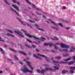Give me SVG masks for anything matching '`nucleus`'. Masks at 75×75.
<instances>
[{
	"mask_svg": "<svg viewBox=\"0 0 75 75\" xmlns=\"http://www.w3.org/2000/svg\"><path fill=\"white\" fill-rule=\"evenodd\" d=\"M38 56H40V57H43V58H45L46 59V60L47 62H50V60H49L47 57L45 55H42V54H37Z\"/></svg>",
	"mask_w": 75,
	"mask_h": 75,
	"instance_id": "20e7f679",
	"label": "nucleus"
},
{
	"mask_svg": "<svg viewBox=\"0 0 75 75\" xmlns=\"http://www.w3.org/2000/svg\"><path fill=\"white\" fill-rule=\"evenodd\" d=\"M36 9V10H38V11H40V10H41V9L40 8H35Z\"/></svg>",
	"mask_w": 75,
	"mask_h": 75,
	"instance_id": "ea45409f",
	"label": "nucleus"
},
{
	"mask_svg": "<svg viewBox=\"0 0 75 75\" xmlns=\"http://www.w3.org/2000/svg\"><path fill=\"white\" fill-rule=\"evenodd\" d=\"M42 17H43V18H46V17L44 15H43Z\"/></svg>",
	"mask_w": 75,
	"mask_h": 75,
	"instance_id": "6e6d98bb",
	"label": "nucleus"
},
{
	"mask_svg": "<svg viewBox=\"0 0 75 75\" xmlns=\"http://www.w3.org/2000/svg\"><path fill=\"white\" fill-rule=\"evenodd\" d=\"M0 51L1 52L2 54H3V55H4V54H5V53H4V50L1 47H0Z\"/></svg>",
	"mask_w": 75,
	"mask_h": 75,
	"instance_id": "f3484780",
	"label": "nucleus"
},
{
	"mask_svg": "<svg viewBox=\"0 0 75 75\" xmlns=\"http://www.w3.org/2000/svg\"><path fill=\"white\" fill-rule=\"evenodd\" d=\"M55 49H56V50H58V47L55 46Z\"/></svg>",
	"mask_w": 75,
	"mask_h": 75,
	"instance_id": "a18cd8bd",
	"label": "nucleus"
},
{
	"mask_svg": "<svg viewBox=\"0 0 75 75\" xmlns=\"http://www.w3.org/2000/svg\"><path fill=\"white\" fill-rule=\"evenodd\" d=\"M63 10H65V9H66V7L64 6L63 7Z\"/></svg>",
	"mask_w": 75,
	"mask_h": 75,
	"instance_id": "37998d69",
	"label": "nucleus"
},
{
	"mask_svg": "<svg viewBox=\"0 0 75 75\" xmlns=\"http://www.w3.org/2000/svg\"><path fill=\"white\" fill-rule=\"evenodd\" d=\"M8 31H9V32H10L11 33H12V34H13V32L12 31L10 30H8Z\"/></svg>",
	"mask_w": 75,
	"mask_h": 75,
	"instance_id": "4c0bfd02",
	"label": "nucleus"
},
{
	"mask_svg": "<svg viewBox=\"0 0 75 75\" xmlns=\"http://www.w3.org/2000/svg\"><path fill=\"white\" fill-rule=\"evenodd\" d=\"M19 53H21V54H23L24 55H26V54L25 53H24V52L21 51H20L19 52Z\"/></svg>",
	"mask_w": 75,
	"mask_h": 75,
	"instance_id": "a878e982",
	"label": "nucleus"
},
{
	"mask_svg": "<svg viewBox=\"0 0 75 75\" xmlns=\"http://www.w3.org/2000/svg\"><path fill=\"white\" fill-rule=\"evenodd\" d=\"M71 59H72L71 57H69L68 59H64V61H69L70 60H71Z\"/></svg>",
	"mask_w": 75,
	"mask_h": 75,
	"instance_id": "4be33fe9",
	"label": "nucleus"
},
{
	"mask_svg": "<svg viewBox=\"0 0 75 75\" xmlns=\"http://www.w3.org/2000/svg\"><path fill=\"white\" fill-rule=\"evenodd\" d=\"M14 32L16 33H17V34H18L19 35H20V36H21L22 37H24V35H23V34L21 32H20L18 30L14 31Z\"/></svg>",
	"mask_w": 75,
	"mask_h": 75,
	"instance_id": "0eeeda50",
	"label": "nucleus"
},
{
	"mask_svg": "<svg viewBox=\"0 0 75 75\" xmlns=\"http://www.w3.org/2000/svg\"><path fill=\"white\" fill-rule=\"evenodd\" d=\"M44 66H45V67H49V65L47 64H45L44 65Z\"/></svg>",
	"mask_w": 75,
	"mask_h": 75,
	"instance_id": "a19ab883",
	"label": "nucleus"
},
{
	"mask_svg": "<svg viewBox=\"0 0 75 75\" xmlns=\"http://www.w3.org/2000/svg\"><path fill=\"white\" fill-rule=\"evenodd\" d=\"M8 59L9 61H10V62H11L12 61V60L10 59Z\"/></svg>",
	"mask_w": 75,
	"mask_h": 75,
	"instance_id": "79ce46f5",
	"label": "nucleus"
},
{
	"mask_svg": "<svg viewBox=\"0 0 75 75\" xmlns=\"http://www.w3.org/2000/svg\"><path fill=\"white\" fill-rule=\"evenodd\" d=\"M17 18L18 19V20L19 21H20L21 23L22 24H23V25H25V24L23 23L22 21H21V20L20 19H19V18Z\"/></svg>",
	"mask_w": 75,
	"mask_h": 75,
	"instance_id": "5701e85b",
	"label": "nucleus"
},
{
	"mask_svg": "<svg viewBox=\"0 0 75 75\" xmlns=\"http://www.w3.org/2000/svg\"><path fill=\"white\" fill-rule=\"evenodd\" d=\"M52 28H53V29H55L56 30H58V28H57L55 27H54L53 26H52L51 27Z\"/></svg>",
	"mask_w": 75,
	"mask_h": 75,
	"instance_id": "72a5a7b5",
	"label": "nucleus"
},
{
	"mask_svg": "<svg viewBox=\"0 0 75 75\" xmlns=\"http://www.w3.org/2000/svg\"><path fill=\"white\" fill-rule=\"evenodd\" d=\"M52 45H53V44H52V43L51 42L48 43H45L44 44V45H45V46H48V45H49L50 47H52Z\"/></svg>",
	"mask_w": 75,
	"mask_h": 75,
	"instance_id": "9b49d317",
	"label": "nucleus"
},
{
	"mask_svg": "<svg viewBox=\"0 0 75 75\" xmlns=\"http://www.w3.org/2000/svg\"><path fill=\"white\" fill-rule=\"evenodd\" d=\"M52 62H53L54 63H56V64H66V62H64L62 61H61L60 62H58L55 60H52Z\"/></svg>",
	"mask_w": 75,
	"mask_h": 75,
	"instance_id": "1a4fd4ad",
	"label": "nucleus"
},
{
	"mask_svg": "<svg viewBox=\"0 0 75 75\" xmlns=\"http://www.w3.org/2000/svg\"><path fill=\"white\" fill-rule=\"evenodd\" d=\"M4 47H7V45H5Z\"/></svg>",
	"mask_w": 75,
	"mask_h": 75,
	"instance_id": "338daca9",
	"label": "nucleus"
},
{
	"mask_svg": "<svg viewBox=\"0 0 75 75\" xmlns=\"http://www.w3.org/2000/svg\"><path fill=\"white\" fill-rule=\"evenodd\" d=\"M26 41H28L29 42H30V43H33V42H32V41H31V40H30L28 39H27Z\"/></svg>",
	"mask_w": 75,
	"mask_h": 75,
	"instance_id": "2f4dec72",
	"label": "nucleus"
},
{
	"mask_svg": "<svg viewBox=\"0 0 75 75\" xmlns=\"http://www.w3.org/2000/svg\"><path fill=\"white\" fill-rule=\"evenodd\" d=\"M53 67L55 70H58L59 69V67H58L54 66Z\"/></svg>",
	"mask_w": 75,
	"mask_h": 75,
	"instance_id": "bb28decb",
	"label": "nucleus"
},
{
	"mask_svg": "<svg viewBox=\"0 0 75 75\" xmlns=\"http://www.w3.org/2000/svg\"><path fill=\"white\" fill-rule=\"evenodd\" d=\"M43 14H45V15H47L48 14V13H46V12H44L43 13Z\"/></svg>",
	"mask_w": 75,
	"mask_h": 75,
	"instance_id": "49530a36",
	"label": "nucleus"
},
{
	"mask_svg": "<svg viewBox=\"0 0 75 75\" xmlns=\"http://www.w3.org/2000/svg\"><path fill=\"white\" fill-rule=\"evenodd\" d=\"M58 25H59V26L61 27H63V25L62 23H59L58 24Z\"/></svg>",
	"mask_w": 75,
	"mask_h": 75,
	"instance_id": "473e14b6",
	"label": "nucleus"
},
{
	"mask_svg": "<svg viewBox=\"0 0 75 75\" xmlns=\"http://www.w3.org/2000/svg\"><path fill=\"white\" fill-rule=\"evenodd\" d=\"M59 51H64V52H67V51H68V50H67V49H64L63 50L60 49L59 50Z\"/></svg>",
	"mask_w": 75,
	"mask_h": 75,
	"instance_id": "393cba45",
	"label": "nucleus"
},
{
	"mask_svg": "<svg viewBox=\"0 0 75 75\" xmlns=\"http://www.w3.org/2000/svg\"><path fill=\"white\" fill-rule=\"evenodd\" d=\"M29 21L30 22V23H33V22H34V21H32L31 20H29Z\"/></svg>",
	"mask_w": 75,
	"mask_h": 75,
	"instance_id": "de8ad7c7",
	"label": "nucleus"
},
{
	"mask_svg": "<svg viewBox=\"0 0 75 75\" xmlns=\"http://www.w3.org/2000/svg\"><path fill=\"white\" fill-rule=\"evenodd\" d=\"M24 0L25 1H26V2H27L28 3V4H31L32 7H33V8H35H35L37 7V6H36L35 5H34V4H33L31 3L30 2V1H28V0Z\"/></svg>",
	"mask_w": 75,
	"mask_h": 75,
	"instance_id": "6e6552de",
	"label": "nucleus"
},
{
	"mask_svg": "<svg viewBox=\"0 0 75 75\" xmlns=\"http://www.w3.org/2000/svg\"><path fill=\"white\" fill-rule=\"evenodd\" d=\"M68 64V65H71L74 64V62L72 61V62H66V64Z\"/></svg>",
	"mask_w": 75,
	"mask_h": 75,
	"instance_id": "2eb2a0df",
	"label": "nucleus"
},
{
	"mask_svg": "<svg viewBox=\"0 0 75 75\" xmlns=\"http://www.w3.org/2000/svg\"><path fill=\"white\" fill-rule=\"evenodd\" d=\"M23 61H26V59H23Z\"/></svg>",
	"mask_w": 75,
	"mask_h": 75,
	"instance_id": "bf43d9fd",
	"label": "nucleus"
},
{
	"mask_svg": "<svg viewBox=\"0 0 75 75\" xmlns=\"http://www.w3.org/2000/svg\"><path fill=\"white\" fill-rule=\"evenodd\" d=\"M11 62L12 64H14V62H13V61Z\"/></svg>",
	"mask_w": 75,
	"mask_h": 75,
	"instance_id": "4d7b16f0",
	"label": "nucleus"
},
{
	"mask_svg": "<svg viewBox=\"0 0 75 75\" xmlns=\"http://www.w3.org/2000/svg\"><path fill=\"white\" fill-rule=\"evenodd\" d=\"M47 23H52V24H53L55 26V27H58V25L56 23L54 22H53L51 21V20L48 19L47 20Z\"/></svg>",
	"mask_w": 75,
	"mask_h": 75,
	"instance_id": "39448f33",
	"label": "nucleus"
},
{
	"mask_svg": "<svg viewBox=\"0 0 75 75\" xmlns=\"http://www.w3.org/2000/svg\"><path fill=\"white\" fill-rule=\"evenodd\" d=\"M68 72V71L66 70H63L62 71V74L63 75H64L66 73H67Z\"/></svg>",
	"mask_w": 75,
	"mask_h": 75,
	"instance_id": "4468645a",
	"label": "nucleus"
},
{
	"mask_svg": "<svg viewBox=\"0 0 75 75\" xmlns=\"http://www.w3.org/2000/svg\"><path fill=\"white\" fill-rule=\"evenodd\" d=\"M19 63H20V64H21V65H22V64H23V63L22 62H19Z\"/></svg>",
	"mask_w": 75,
	"mask_h": 75,
	"instance_id": "603ef678",
	"label": "nucleus"
},
{
	"mask_svg": "<svg viewBox=\"0 0 75 75\" xmlns=\"http://www.w3.org/2000/svg\"><path fill=\"white\" fill-rule=\"evenodd\" d=\"M10 8L11 11H13V12H15L16 13V14H17V15L19 16L18 14V13H17V12L16 11H15V10H14V9H13V8Z\"/></svg>",
	"mask_w": 75,
	"mask_h": 75,
	"instance_id": "dca6fc26",
	"label": "nucleus"
},
{
	"mask_svg": "<svg viewBox=\"0 0 75 75\" xmlns=\"http://www.w3.org/2000/svg\"><path fill=\"white\" fill-rule=\"evenodd\" d=\"M15 59L17 60H18V59L16 56H15Z\"/></svg>",
	"mask_w": 75,
	"mask_h": 75,
	"instance_id": "3c124183",
	"label": "nucleus"
},
{
	"mask_svg": "<svg viewBox=\"0 0 75 75\" xmlns=\"http://www.w3.org/2000/svg\"><path fill=\"white\" fill-rule=\"evenodd\" d=\"M0 73H1V74H2V71H0Z\"/></svg>",
	"mask_w": 75,
	"mask_h": 75,
	"instance_id": "774afa93",
	"label": "nucleus"
},
{
	"mask_svg": "<svg viewBox=\"0 0 75 75\" xmlns=\"http://www.w3.org/2000/svg\"><path fill=\"white\" fill-rule=\"evenodd\" d=\"M73 58L74 59V60L75 61V56H73Z\"/></svg>",
	"mask_w": 75,
	"mask_h": 75,
	"instance_id": "13d9d810",
	"label": "nucleus"
},
{
	"mask_svg": "<svg viewBox=\"0 0 75 75\" xmlns=\"http://www.w3.org/2000/svg\"><path fill=\"white\" fill-rule=\"evenodd\" d=\"M54 69L51 68L46 67L45 70H42L41 71L39 70H37V72L39 73H41L43 74L44 72H45V71H53Z\"/></svg>",
	"mask_w": 75,
	"mask_h": 75,
	"instance_id": "7ed1b4c3",
	"label": "nucleus"
},
{
	"mask_svg": "<svg viewBox=\"0 0 75 75\" xmlns=\"http://www.w3.org/2000/svg\"><path fill=\"white\" fill-rule=\"evenodd\" d=\"M69 28H70L69 27H67L66 28V29H67V30H69Z\"/></svg>",
	"mask_w": 75,
	"mask_h": 75,
	"instance_id": "5fc2aeb1",
	"label": "nucleus"
},
{
	"mask_svg": "<svg viewBox=\"0 0 75 75\" xmlns=\"http://www.w3.org/2000/svg\"><path fill=\"white\" fill-rule=\"evenodd\" d=\"M0 41H1V42H4V40L2 39V38L0 37Z\"/></svg>",
	"mask_w": 75,
	"mask_h": 75,
	"instance_id": "c9c22d12",
	"label": "nucleus"
},
{
	"mask_svg": "<svg viewBox=\"0 0 75 75\" xmlns=\"http://www.w3.org/2000/svg\"><path fill=\"white\" fill-rule=\"evenodd\" d=\"M26 62L27 64V65H28L29 67L30 66V65H31V64L30 62L27 61Z\"/></svg>",
	"mask_w": 75,
	"mask_h": 75,
	"instance_id": "cd10ccee",
	"label": "nucleus"
},
{
	"mask_svg": "<svg viewBox=\"0 0 75 75\" xmlns=\"http://www.w3.org/2000/svg\"><path fill=\"white\" fill-rule=\"evenodd\" d=\"M32 47H33V48H35V46L34 45H32Z\"/></svg>",
	"mask_w": 75,
	"mask_h": 75,
	"instance_id": "864d4df0",
	"label": "nucleus"
},
{
	"mask_svg": "<svg viewBox=\"0 0 75 75\" xmlns=\"http://www.w3.org/2000/svg\"><path fill=\"white\" fill-rule=\"evenodd\" d=\"M7 36H11L12 37H14V36L13 35H11L9 33H7V34H6Z\"/></svg>",
	"mask_w": 75,
	"mask_h": 75,
	"instance_id": "b1692460",
	"label": "nucleus"
},
{
	"mask_svg": "<svg viewBox=\"0 0 75 75\" xmlns=\"http://www.w3.org/2000/svg\"><path fill=\"white\" fill-rule=\"evenodd\" d=\"M12 1L13 2V3H17V4H18V5L19 6H20V3H19V2H17V1L15 0H12Z\"/></svg>",
	"mask_w": 75,
	"mask_h": 75,
	"instance_id": "a211bd4d",
	"label": "nucleus"
},
{
	"mask_svg": "<svg viewBox=\"0 0 75 75\" xmlns=\"http://www.w3.org/2000/svg\"><path fill=\"white\" fill-rule=\"evenodd\" d=\"M41 39H42V40H45V38L42 37H41Z\"/></svg>",
	"mask_w": 75,
	"mask_h": 75,
	"instance_id": "09e8293b",
	"label": "nucleus"
},
{
	"mask_svg": "<svg viewBox=\"0 0 75 75\" xmlns=\"http://www.w3.org/2000/svg\"><path fill=\"white\" fill-rule=\"evenodd\" d=\"M25 46H26V47H28V48H31V46H28L27 44L25 45Z\"/></svg>",
	"mask_w": 75,
	"mask_h": 75,
	"instance_id": "e433bc0d",
	"label": "nucleus"
},
{
	"mask_svg": "<svg viewBox=\"0 0 75 75\" xmlns=\"http://www.w3.org/2000/svg\"><path fill=\"white\" fill-rule=\"evenodd\" d=\"M29 67L30 68L31 70H33L34 69V67H32V66H31V65H30Z\"/></svg>",
	"mask_w": 75,
	"mask_h": 75,
	"instance_id": "c756f323",
	"label": "nucleus"
},
{
	"mask_svg": "<svg viewBox=\"0 0 75 75\" xmlns=\"http://www.w3.org/2000/svg\"><path fill=\"white\" fill-rule=\"evenodd\" d=\"M36 14H37V15H39V16H41V13L38 12L36 13Z\"/></svg>",
	"mask_w": 75,
	"mask_h": 75,
	"instance_id": "58836bf2",
	"label": "nucleus"
},
{
	"mask_svg": "<svg viewBox=\"0 0 75 75\" xmlns=\"http://www.w3.org/2000/svg\"><path fill=\"white\" fill-rule=\"evenodd\" d=\"M54 38H50V39L52 40H58V38L57 37H54Z\"/></svg>",
	"mask_w": 75,
	"mask_h": 75,
	"instance_id": "412c9836",
	"label": "nucleus"
},
{
	"mask_svg": "<svg viewBox=\"0 0 75 75\" xmlns=\"http://www.w3.org/2000/svg\"><path fill=\"white\" fill-rule=\"evenodd\" d=\"M27 25H28V26H29V27H30V25L28 24H27Z\"/></svg>",
	"mask_w": 75,
	"mask_h": 75,
	"instance_id": "69168bd1",
	"label": "nucleus"
},
{
	"mask_svg": "<svg viewBox=\"0 0 75 75\" xmlns=\"http://www.w3.org/2000/svg\"><path fill=\"white\" fill-rule=\"evenodd\" d=\"M55 65H57V66H59V64H55Z\"/></svg>",
	"mask_w": 75,
	"mask_h": 75,
	"instance_id": "e2e57ef3",
	"label": "nucleus"
},
{
	"mask_svg": "<svg viewBox=\"0 0 75 75\" xmlns=\"http://www.w3.org/2000/svg\"><path fill=\"white\" fill-rule=\"evenodd\" d=\"M60 47L62 48H69V46L68 45H66L64 44L63 43H62Z\"/></svg>",
	"mask_w": 75,
	"mask_h": 75,
	"instance_id": "9d476101",
	"label": "nucleus"
},
{
	"mask_svg": "<svg viewBox=\"0 0 75 75\" xmlns=\"http://www.w3.org/2000/svg\"><path fill=\"white\" fill-rule=\"evenodd\" d=\"M11 51H15V50H13V49H11Z\"/></svg>",
	"mask_w": 75,
	"mask_h": 75,
	"instance_id": "680f3d73",
	"label": "nucleus"
},
{
	"mask_svg": "<svg viewBox=\"0 0 75 75\" xmlns=\"http://www.w3.org/2000/svg\"><path fill=\"white\" fill-rule=\"evenodd\" d=\"M21 71L23 72L25 74H26L27 72L30 73V74H32L33 73V71L28 69L25 65L21 69Z\"/></svg>",
	"mask_w": 75,
	"mask_h": 75,
	"instance_id": "f257e3e1",
	"label": "nucleus"
},
{
	"mask_svg": "<svg viewBox=\"0 0 75 75\" xmlns=\"http://www.w3.org/2000/svg\"><path fill=\"white\" fill-rule=\"evenodd\" d=\"M4 1L5 3H6V4H7V5H10V3L8 2L7 0H4Z\"/></svg>",
	"mask_w": 75,
	"mask_h": 75,
	"instance_id": "c85d7f7f",
	"label": "nucleus"
},
{
	"mask_svg": "<svg viewBox=\"0 0 75 75\" xmlns=\"http://www.w3.org/2000/svg\"><path fill=\"white\" fill-rule=\"evenodd\" d=\"M55 58H56V59H59L61 58V57H55Z\"/></svg>",
	"mask_w": 75,
	"mask_h": 75,
	"instance_id": "f704fd0d",
	"label": "nucleus"
},
{
	"mask_svg": "<svg viewBox=\"0 0 75 75\" xmlns=\"http://www.w3.org/2000/svg\"><path fill=\"white\" fill-rule=\"evenodd\" d=\"M35 27H37V28L38 29V30H40V31H44V30L43 29H42L40 28V27L38 26V25L35 24Z\"/></svg>",
	"mask_w": 75,
	"mask_h": 75,
	"instance_id": "f8f14e48",
	"label": "nucleus"
},
{
	"mask_svg": "<svg viewBox=\"0 0 75 75\" xmlns=\"http://www.w3.org/2000/svg\"><path fill=\"white\" fill-rule=\"evenodd\" d=\"M68 55H69V54H63V57H67V56H68Z\"/></svg>",
	"mask_w": 75,
	"mask_h": 75,
	"instance_id": "7c9ffc66",
	"label": "nucleus"
},
{
	"mask_svg": "<svg viewBox=\"0 0 75 75\" xmlns=\"http://www.w3.org/2000/svg\"><path fill=\"white\" fill-rule=\"evenodd\" d=\"M21 31H22V32H23L24 33L25 35H26V36H27V37H30V38H32V37H33L35 39L36 41H37V40H38V41H41V40H40L38 38L35 36H33L27 33V32L26 31L23 29H21Z\"/></svg>",
	"mask_w": 75,
	"mask_h": 75,
	"instance_id": "f03ea898",
	"label": "nucleus"
},
{
	"mask_svg": "<svg viewBox=\"0 0 75 75\" xmlns=\"http://www.w3.org/2000/svg\"><path fill=\"white\" fill-rule=\"evenodd\" d=\"M56 45H59V43H56Z\"/></svg>",
	"mask_w": 75,
	"mask_h": 75,
	"instance_id": "052dcab7",
	"label": "nucleus"
},
{
	"mask_svg": "<svg viewBox=\"0 0 75 75\" xmlns=\"http://www.w3.org/2000/svg\"><path fill=\"white\" fill-rule=\"evenodd\" d=\"M74 50H75V47H71L70 51V52H73Z\"/></svg>",
	"mask_w": 75,
	"mask_h": 75,
	"instance_id": "aec40b11",
	"label": "nucleus"
},
{
	"mask_svg": "<svg viewBox=\"0 0 75 75\" xmlns=\"http://www.w3.org/2000/svg\"><path fill=\"white\" fill-rule=\"evenodd\" d=\"M12 7H13V8H14L16 9V10H18V11H19L18 8V7L17 6L14 5H12Z\"/></svg>",
	"mask_w": 75,
	"mask_h": 75,
	"instance_id": "ddd939ff",
	"label": "nucleus"
},
{
	"mask_svg": "<svg viewBox=\"0 0 75 75\" xmlns=\"http://www.w3.org/2000/svg\"><path fill=\"white\" fill-rule=\"evenodd\" d=\"M70 68L71 69L70 71L69 72L70 74H72L74 73V70H75V67H70Z\"/></svg>",
	"mask_w": 75,
	"mask_h": 75,
	"instance_id": "423d86ee",
	"label": "nucleus"
},
{
	"mask_svg": "<svg viewBox=\"0 0 75 75\" xmlns=\"http://www.w3.org/2000/svg\"><path fill=\"white\" fill-rule=\"evenodd\" d=\"M27 8L29 10H31V8L29 6H28L27 7Z\"/></svg>",
	"mask_w": 75,
	"mask_h": 75,
	"instance_id": "c03bdc74",
	"label": "nucleus"
},
{
	"mask_svg": "<svg viewBox=\"0 0 75 75\" xmlns=\"http://www.w3.org/2000/svg\"><path fill=\"white\" fill-rule=\"evenodd\" d=\"M33 56L34 57H35V58H39V59H40V60L42 59L41 57H38V56L37 55H36L35 54H33Z\"/></svg>",
	"mask_w": 75,
	"mask_h": 75,
	"instance_id": "6ab92c4d",
	"label": "nucleus"
},
{
	"mask_svg": "<svg viewBox=\"0 0 75 75\" xmlns=\"http://www.w3.org/2000/svg\"><path fill=\"white\" fill-rule=\"evenodd\" d=\"M51 59H52V60H53L54 59V58H51Z\"/></svg>",
	"mask_w": 75,
	"mask_h": 75,
	"instance_id": "0e129e2a",
	"label": "nucleus"
},
{
	"mask_svg": "<svg viewBox=\"0 0 75 75\" xmlns=\"http://www.w3.org/2000/svg\"><path fill=\"white\" fill-rule=\"evenodd\" d=\"M36 51H37V52H39V50L37 49H36Z\"/></svg>",
	"mask_w": 75,
	"mask_h": 75,
	"instance_id": "8fccbe9b",
	"label": "nucleus"
}]
</instances>
